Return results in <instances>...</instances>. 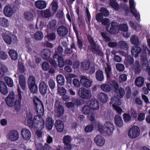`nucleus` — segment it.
Returning <instances> with one entry per match:
<instances>
[{
  "mask_svg": "<svg viewBox=\"0 0 150 150\" xmlns=\"http://www.w3.org/2000/svg\"><path fill=\"white\" fill-rule=\"evenodd\" d=\"M33 100L37 112L40 115L35 116L33 121L32 113L30 112H28L25 117V122L30 128H36L37 129V134L39 137H40L42 133L40 131L42 130L45 127L44 121L40 116L43 115L44 113L43 106L38 98H35Z\"/></svg>",
  "mask_w": 150,
  "mask_h": 150,
  "instance_id": "obj_1",
  "label": "nucleus"
},
{
  "mask_svg": "<svg viewBox=\"0 0 150 150\" xmlns=\"http://www.w3.org/2000/svg\"><path fill=\"white\" fill-rule=\"evenodd\" d=\"M112 84L114 87L116 91V94L118 97L114 96L111 98V101L110 102V104L112 106L114 109L119 113H121L122 111L121 108L118 106L121 104V102L119 98H121L125 94L124 89L120 88L118 90L117 89L119 88V85L118 83L115 81L112 82Z\"/></svg>",
  "mask_w": 150,
  "mask_h": 150,
  "instance_id": "obj_2",
  "label": "nucleus"
},
{
  "mask_svg": "<svg viewBox=\"0 0 150 150\" xmlns=\"http://www.w3.org/2000/svg\"><path fill=\"white\" fill-rule=\"evenodd\" d=\"M63 51V49L62 47L59 46L55 50V53L54 54L53 58L54 62H51L50 63L52 64L55 67H57V63L58 62V66L59 67H63L64 65V62L63 58L60 56L59 54H61Z\"/></svg>",
  "mask_w": 150,
  "mask_h": 150,
  "instance_id": "obj_3",
  "label": "nucleus"
},
{
  "mask_svg": "<svg viewBox=\"0 0 150 150\" xmlns=\"http://www.w3.org/2000/svg\"><path fill=\"white\" fill-rule=\"evenodd\" d=\"M118 29L123 31L127 32L128 30L127 25L122 24L118 26L117 23L113 22L111 23V27L108 31L111 34H116L118 32Z\"/></svg>",
  "mask_w": 150,
  "mask_h": 150,
  "instance_id": "obj_4",
  "label": "nucleus"
},
{
  "mask_svg": "<svg viewBox=\"0 0 150 150\" xmlns=\"http://www.w3.org/2000/svg\"><path fill=\"white\" fill-rule=\"evenodd\" d=\"M98 125V130L101 133L105 132L108 135L111 134L113 128V125L110 122H107L104 125H102L100 122L97 123Z\"/></svg>",
  "mask_w": 150,
  "mask_h": 150,
  "instance_id": "obj_5",
  "label": "nucleus"
},
{
  "mask_svg": "<svg viewBox=\"0 0 150 150\" xmlns=\"http://www.w3.org/2000/svg\"><path fill=\"white\" fill-rule=\"evenodd\" d=\"M144 50H143L142 52V53H143V55H141L142 59L143 61L142 68L143 69L145 70H146V69H147V70L148 71V73L149 75L150 76V67H148V64L147 63L148 61L146 57V50H147L149 54H150V50L148 49L146 45L144 46Z\"/></svg>",
  "mask_w": 150,
  "mask_h": 150,
  "instance_id": "obj_6",
  "label": "nucleus"
},
{
  "mask_svg": "<svg viewBox=\"0 0 150 150\" xmlns=\"http://www.w3.org/2000/svg\"><path fill=\"white\" fill-rule=\"evenodd\" d=\"M2 37L7 44L10 45L12 42V41L14 42L17 41L16 37L8 31H7L6 33H4L2 34Z\"/></svg>",
  "mask_w": 150,
  "mask_h": 150,
  "instance_id": "obj_7",
  "label": "nucleus"
},
{
  "mask_svg": "<svg viewBox=\"0 0 150 150\" xmlns=\"http://www.w3.org/2000/svg\"><path fill=\"white\" fill-rule=\"evenodd\" d=\"M88 39L91 45L89 48L92 50L96 54L101 56H103V52L101 51L99 47L95 44L92 38L89 36L88 37Z\"/></svg>",
  "mask_w": 150,
  "mask_h": 150,
  "instance_id": "obj_8",
  "label": "nucleus"
},
{
  "mask_svg": "<svg viewBox=\"0 0 150 150\" xmlns=\"http://www.w3.org/2000/svg\"><path fill=\"white\" fill-rule=\"evenodd\" d=\"M78 93L79 96L83 98L88 99L91 98L92 96L91 91L84 88H79Z\"/></svg>",
  "mask_w": 150,
  "mask_h": 150,
  "instance_id": "obj_9",
  "label": "nucleus"
},
{
  "mask_svg": "<svg viewBox=\"0 0 150 150\" xmlns=\"http://www.w3.org/2000/svg\"><path fill=\"white\" fill-rule=\"evenodd\" d=\"M140 133V130L139 127L137 126H134L129 129L128 135L131 138H135L139 136Z\"/></svg>",
  "mask_w": 150,
  "mask_h": 150,
  "instance_id": "obj_10",
  "label": "nucleus"
},
{
  "mask_svg": "<svg viewBox=\"0 0 150 150\" xmlns=\"http://www.w3.org/2000/svg\"><path fill=\"white\" fill-rule=\"evenodd\" d=\"M129 8L132 14L138 20L140 19V14L135 8L136 4L134 0H129Z\"/></svg>",
  "mask_w": 150,
  "mask_h": 150,
  "instance_id": "obj_11",
  "label": "nucleus"
},
{
  "mask_svg": "<svg viewBox=\"0 0 150 150\" xmlns=\"http://www.w3.org/2000/svg\"><path fill=\"white\" fill-rule=\"evenodd\" d=\"M16 96L13 92L10 93L5 99L7 105L10 107H13L16 101Z\"/></svg>",
  "mask_w": 150,
  "mask_h": 150,
  "instance_id": "obj_12",
  "label": "nucleus"
},
{
  "mask_svg": "<svg viewBox=\"0 0 150 150\" xmlns=\"http://www.w3.org/2000/svg\"><path fill=\"white\" fill-rule=\"evenodd\" d=\"M7 137L12 141H15L18 139V133L16 130H11L8 133Z\"/></svg>",
  "mask_w": 150,
  "mask_h": 150,
  "instance_id": "obj_13",
  "label": "nucleus"
},
{
  "mask_svg": "<svg viewBox=\"0 0 150 150\" xmlns=\"http://www.w3.org/2000/svg\"><path fill=\"white\" fill-rule=\"evenodd\" d=\"M80 81L83 86L86 87H90L92 83V81L85 76H82L81 77Z\"/></svg>",
  "mask_w": 150,
  "mask_h": 150,
  "instance_id": "obj_14",
  "label": "nucleus"
},
{
  "mask_svg": "<svg viewBox=\"0 0 150 150\" xmlns=\"http://www.w3.org/2000/svg\"><path fill=\"white\" fill-rule=\"evenodd\" d=\"M41 53L42 57L43 59L48 61L50 63V61L51 62H54V60H53L50 59L51 55V52L48 49L44 50L41 52Z\"/></svg>",
  "mask_w": 150,
  "mask_h": 150,
  "instance_id": "obj_15",
  "label": "nucleus"
},
{
  "mask_svg": "<svg viewBox=\"0 0 150 150\" xmlns=\"http://www.w3.org/2000/svg\"><path fill=\"white\" fill-rule=\"evenodd\" d=\"M21 134L22 138L25 140H28L31 137V133L28 129L23 128L21 131Z\"/></svg>",
  "mask_w": 150,
  "mask_h": 150,
  "instance_id": "obj_16",
  "label": "nucleus"
},
{
  "mask_svg": "<svg viewBox=\"0 0 150 150\" xmlns=\"http://www.w3.org/2000/svg\"><path fill=\"white\" fill-rule=\"evenodd\" d=\"M94 141L96 144L98 146H103L105 144V140L101 135H98L94 138Z\"/></svg>",
  "mask_w": 150,
  "mask_h": 150,
  "instance_id": "obj_17",
  "label": "nucleus"
},
{
  "mask_svg": "<svg viewBox=\"0 0 150 150\" xmlns=\"http://www.w3.org/2000/svg\"><path fill=\"white\" fill-rule=\"evenodd\" d=\"M18 91L19 98V100H16L13 105L15 109L17 111H19L21 109V99H22V96L19 87L18 89Z\"/></svg>",
  "mask_w": 150,
  "mask_h": 150,
  "instance_id": "obj_18",
  "label": "nucleus"
},
{
  "mask_svg": "<svg viewBox=\"0 0 150 150\" xmlns=\"http://www.w3.org/2000/svg\"><path fill=\"white\" fill-rule=\"evenodd\" d=\"M14 12V8L12 5L6 6L4 9V13L7 17L11 16Z\"/></svg>",
  "mask_w": 150,
  "mask_h": 150,
  "instance_id": "obj_19",
  "label": "nucleus"
},
{
  "mask_svg": "<svg viewBox=\"0 0 150 150\" xmlns=\"http://www.w3.org/2000/svg\"><path fill=\"white\" fill-rule=\"evenodd\" d=\"M48 86L46 83L44 81H41L39 86V89L41 93L44 95L46 93Z\"/></svg>",
  "mask_w": 150,
  "mask_h": 150,
  "instance_id": "obj_20",
  "label": "nucleus"
},
{
  "mask_svg": "<svg viewBox=\"0 0 150 150\" xmlns=\"http://www.w3.org/2000/svg\"><path fill=\"white\" fill-rule=\"evenodd\" d=\"M47 4L46 2L43 0H37L35 3V7L38 8L42 9L45 8L47 6Z\"/></svg>",
  "mask_w": 150,
  "mask_h": 150,
  "instance_id": "obj_21",
  "label": "nucleus"
},
{
  "mask_svg": "<svg viewBox=\"0 0 150 150\" xmlns=\"http://www.w3.org/2000/svg\"><path fill=\"white\" fill-rule=\"evenodd\" d=\"M88 104L89 105L91 109L93 110H98L99 108L98 102L94 100L89 101L88 102Z\"/></svg>",
  "mask_w": 150,
  "mask_h": 150,
  "instance_id": "obj_22",
  "label": "nucleus"
},
{
  "mask_svg": "<svg viewBox=\"0 0 150 150\" xmlns=\"http://www.w3.org/2000/svg\"><path fill=\"white\" fill-rule=\"evenodd\" d=\"M57 32L60 36H63L66 35L67 33L68 30L66 27L61 26L58 28Z\"/></svg>",
  "mask_w": 150,
  "mask_h": 150,
  "instance_id": "obj_23",
  "label": "nucleus"
},
{
  "mask_svg": "<svg viewBox=\"0 0 150 150\" xmlns=\"http://www.w3.org/2000/svg\"><path fill=\"white\" fill-rule=\"evenodd\" d=\"M55 126L56 129L58 132H62L64 129V125L60 120H57L55 122Z\"/></svg>",
  "mask_w": 150,
  "mask_h": 150,
  "instance_id": "obj_24",
  "label": "nucleus"
},
{
  "mask_svg": "<svg viewBox=\"0 0 150 150\" xmlns=\"http://www.w3.org/2000/svg\"><path fill=\"white\" fill-rule=\"evenodd\" d=\"M98 99L103 103H106L108 100V95L104 92L99 93L98 95Z\"/></svg>",
  "mask_w": 150,
  "mask_h": 150,
  "instance_id": "obj_25",
  "label": "nucleus"
},
{
  "mask_svg": "<svg viewBox=\"0 0 150 150\" xmlns=\"http://www.w3.org/2000/svg\"><path fill=\"white\" fill-rule=\"evenodd\" d=\"M56 115L58 117H60L64 113V110L63 107L61 105H58L54 109Z\"/></svg>",
  "mask_w": 150,
  "mask_h": 150,
  "instance_id": "obj_26",
  "label": "nucleus"
},
{
  "mask_svg": "<svg viewBox=\"0 0 150 150\" xmlns=\"http://www.w3.org/2000/svg\"><path fill=\"white\" fill-rule=\"evenodd\" d=\"M115 121L116 125L119 127H121L123 125V122L119 115H116L115 117Z\"/></svg>",
  "mask_w": 150,
  "mask_h": 150,
  "instance_id": "obj_27",
  "label": "nucleus"
},
{
  "mask_svg": "<svg viewBox=\"0 0 150 150\" xmlns=\"http://www.w3.org/2000/svg\"><path fill=\"white\" fill-rule=\"evenodd\" d=\"M53 122L51 117H47L46 120V128L47 129L50 130L52 129L53 126Z\"/></svg>",
  "mask_w": 150,
  "mask_h": 150,
  "instance_id": "obj_28",
  "label": "nucleus"
},
{
  "mask_svg": "<svg viewBox=\"0 0 150 150\" xmlns=\"http://www.w3.org/2000/svg\"><path fill=\"white\" fill-rule=\"evenodd\" d=\"M0 91L3 94H6L8 93L7 86L3 81L0 82Z\"/></svg>",
  "mask_w": 150,
  "mask_h": 150,
  "instance_id": "obj_29",
  "label": "nucleus"
},
{
  "mask_svg": "<svg viewBox=\"0 0 150 150\" xmlns=\"http://www.w3.org/2000/svg\"><path fill=\"white\" fill-rule=\"evenodd\" d=\"M141 48L137 46L133 47L131 50V53L132 55L134 57H137L138 54L140 52Z\"/></svg>",
  "mask_w": 150,
  "mask_h": 150,
  "instance_id": "obj_30",
  "label": "nucleus"
},
{
  "mask_svg": "<svg viewBox=\"0 0 150 150\" xmlns=\"http://www.w3.org/2000/svg\"><path fill=\"white\" fill-rule=\"evenodd\" d=\"M24 17L26 20L28 21H33L34 18V15L33 13L27 11L24 13Z\"/></svg>",
  "mask_w": 150,
  "mask_h": 150,
  "instance_id": "obj_31",
  "label": "nucleus"
},
{
  "mask_svg": "<svg viewBox=\"0 0 150 150\" xmlns=\"http://www.w3.org/2000/svg\"><path fill=\"white\" fill-rule=\"evenodd\" d=\"M8 54L12 59L16 60L17 59L18 54L15 50L13 49L10 50L8 51Z\"/></svg>",
  "mask_w": 150,
  "mask_h": 150,
  "instance_id": "obj_32",
  "label": "nucleus"
},
{
  "mask_svg": "<svg viewBox=\"0 0 150 150\" xmlns=\"http://www.w3.org/2000/svg\"><path fill=\"white\" fill-rule=\"evenodd\" d=\"M19 83L22 88L24 89L25 88V81L24 76L22 74L19 76Z\"/></svg>",
  "mask_w": 150,
  "mask_h": 150,
  "instance_id": "obj_33",
  "label": "nucleus"
},
{
  "mask_svg": "<svg viewBox=\"0 0 150 150\" xmlns=\"http://www.w3.org/2000/svg\"><path fill=\"white\" fill-rule=\"evenodd\" d=\"M96 77L97 80L101 81L104 79L103 73L102 71L99 70L96 71Z\"/></svg>",
  "mask_w": 150,
  "mask_h": 150,
  "instance_id": "obj_34",
  "label": "nucleus"
},
{
  "mask_svg": "<svg viewBox=\"0 0 150 150\" xmlns=\"http://www.w3.org/2000/svg\"><path fill=\"white\" fill-rule=\"evenodd\" d=\"M91 108L88 102L87 104L82 108L81 111L82 113L85 115L88 114L91 112Z\"/></svg>",
  "mask_w": 150,
  "mask_h": 150,
  "instance_id": "obj_35",
  "label": "nucleus"
},
{
  "mask_svg": "<svg viewBox=\"0 0 150 150\" xmlns=\"http://www.w3.org/2000/svg\"><path fill=\"white\" fill-rule=\"evenodd\" d=\"M74 30L76 34V37L77 40V43L79 47L81 49L82 47V40L81 38H79L78 37V34L77 33V30L74 26H73Z\"/></svg>",
  "mask_w": 150,
  "mask_h": 150,
  "instance_id": "obj_36",
  "label": "nucleus"
},
{
  "mask_svg": "<svg viewBox=\"0 0 150 150\" xmlns=\"http://www.w3.org/2000/svg\"><path fill=\"white\" fill-rule=\"evenodd\" d=\"M0 25L4 27H7L9 25L8 20L4 18H0Z\"/></svg>",
  "mask_w": 150,
  "mask_h": 150,
  "instance_id": "obj_37",
  "label": "nucleus"
},
{
  "mask_svg": "<svg viewBox=\"0 0 150 150\" xmlns=\"http://www.w3.org/2000/svg\"><path fill=\"white\" fill-rule=\"evenodd\" d=\"M144 79L141 76L138 77L135 81V84L137 86L139 87L142 86L144 83Z\"/></svg>",
  "mask_w": 150,
  "mask_h": 150,
  "instance_id": "obj_38",
  "label": "nucleus"
},
{
  "mask_svg": "<svg viewBox=\"0 0 150 150\" xmlns=\"http://www.w3.org/2000/svg\"><path fill=\"white\" fill-rule=\"evenodd\" d=\"M57 81L58 83L60 85L62 86L64 84L65 81L64 79L63 76L62 75L59 74L57 76Z\"/></svg>",
  "mask_w": 150,
  "mask_h": 150,
  "instance_id": "obj_39",
  "label": "nucleus"
},
{
  "mask_svg": "<svg viewBox=\"0 0 150 150\" xmlns=\"http://www.w3.org/2000/svg\"><path fill=\"white\" fill-rule=\"evenodd\" d=\"M106 67L105 69V71L107 75V78H110L111 74V69L110 64L108 63L106 64Z\"/></svg>",
  "mask_w": 150,
  "mask_h": 150,
  "instance_id": "obj_40",
  "label": "nucleus"
},
{
  "mask_svg": "<svg viewBox=\"0 0 150 150\" xmlns=\"http://www.w3.org/2000/svg\"><path fill=\"white\" fill-rule=\"evenodd\" d=\"M133 69L134 70L136 73H139L141 70V68L138 62H135L133 67Z\"/></svg>",
  "mask_w": 150,
  "mask_h": 150,
  "instance_id": "obj_41",
  "label": "nucleus"
},
{
  "mask_svg": "<svg viewBox=\"0 0 150 150\" xmlns=\"http://www.w3.org/2000/svg\"><path fill=\"white\" fill-rule=\"evenodd\" d=\"M57 93L60 95L64 96L66 93L67 91L63 87L58 86Z\"/></svg>",
  "mask_w": 150,
  "mask_h": 150,
  "instance_id": "obj_42",
  "label": "nucleus"
},
{
  "mask_svg": "<svg viewBox=\"0 0 150 150\" xmlns=\"http://www.w3.org/2000/svg\"><path fill=\"white\" fill-rule=\"evenodd\" d=\"M43 37V35L41 31H38L35 33L34 38L36 40H40Z\"/></svg>",
  "mask_w": 150,
  "mask_h": 150,
  "instance_id": "obj_43",
  "label": "nucleus"
},
{
  "mask_svg": "<svg viewBox=\"0 0 150 150\" xmlns=\"http://www.w3.org/2000/svg\"><path fill=\"white\" fill-rule=\"evenodd\" d=\"M100 88L103 91L105 92H108L110 91L111 89V87L110 86L106 84L102 85L100 86Z\"/></svg>",
  "mask_w": 150,
  "mask_h": 150,
  "instance_id": "obj_44",
  "label": "nucleus"
},
{
  "mask_svg": "<svg viewBox=\"0 0 150 150\" xmlns=\"http://www.w3.org/2000/svg\"><path fill=\"white\" fill-rule=\"evenodd\" d=\"M116 0H112L110 2V5L115 10H118L120 8L118 4L116 2Z\"/></svg>",
  "mask_w": 150,
  "mask_h": 150,
  "instance_id": "obj_45",
  "label": "nucleus"
},
{
  "mask_svg": "<svg viewBox=\"0 0 150 150\" xmlns=\"http://www.w3.org/2000/svg\"><path fill=\"white\" fill-rule=\"evenodd\" d=\"M5 81L7 85L9 87L13 86V83L12 80L10 78L6 77L5 78Z\"/></svg>",
  "mask_w": 150,
  "mask_h": 150,
  "instance_id": "obj_46",
  "label": "nucleus"
},
{
  "mask_svg": "<svg viewBox=\"0 0 150 150\" xmlns=\"http://www.w3.org/2000/svg\"><path fill=\"white\" fill-rule=\"evenodd\" d=\"M56 21L54 20H52L48 25L47 28L53 30L56 28Z\"/></svg>",
  "mask_w": 150,
  "mask_h": 150,
  "instance_id": "obj_47",
  "label": "nucleus"
},
{
  "mask_svg": "<svg viewBox=\"0 0 150 150\" xmlns=\"http://www.w3.org/2000/svg\"><path fill=\"white\" fill-rule=\"evenodd\" d=\"M90 66V62L87 61H85L81 63V67L82 69L85 70H87L89 69Z\"/></svg>",
  "mask_w": 150,
  "mask_h": 150,
  "instance_id": "obj_48",
  "label": "nucleus"
},
{
  "mask_svg": "<svg viewBox=\"0 0 150 150\" xmlns=\"http://www.w3.org/2000/svg\"><path fill=\"white\" fill-rule=\"evenodd\" d=\"M8 71L7 67L4 64H0V74L3 75Z\"/></svg>",
  "mask_w": 150,
  "mask_h": 150,
  "instance_id": "obj_49",
  "label": "nucleus"
},
{
  "mask_svg": "<svg viewBox=\"0 0 150 150\" xmlns=\"http://www.w3.org/2000/svg\"><path fill=\"white\" fill-rule=\"evenodd\" d=\"M129 24L130 26L133 29L139 30L141 29L142 26L141 25H138L137 27H136L134 23L132 21H130L129 22Z\"/></svg>",
  "mask_w": 150,
  "mask_h": 150,
  "instance_id": "obj_50",
  "label": "nucleus"
},
{
  "mask_svg": "<svg viewBox=\"0 0 150 150\" xmlns=\"http://www.w3.org/2000/svg\"><path fill=\"white\" fill-rule=\"evenodd\" d=\"M28 86H31L36 84L35 80V78L32 76H30L28 79Z\"/></svg>",
  "mask_w": 150,
  "mask_h": 150,
  "instance_id": "obj_51",
  "label": "nucleus"
},
{
  "mask_svg": "<svg viewBox=\"0 0 150 150\" xmlns=\"http://www.w3.org/2000/svg\"><path fill=\"white\" fill-rule=\"evenodd\" d=\"M118 45L121 48L125 50H127L128 48L127 43L125 41H120L119 42Z\"/></svg>",
  "mask_w": 150,
  "mask_h": 150,
  "instance_id": "obj_52",
  "label": "nucleus"
},
{
  "mask_svg": "<svg viewBox=\"0 0 150 150\" xmlns=\"http://www.w3.org/2000/svg\"><path fill=\"white\" fill-rule=\"evenodd\" d=\"M41 14L42 16L46 18L50 16V12L48 10L41 11Z\"/></svg>",
  "mask_w": 150,
  "mask_h": 150,
  "instance_id": "obj_53",
  "label": "nucleus"
},
{
  "mask_svg": "<svg viewBox=\"0 0 150 150\" xmlns=\"http://www.w3.org/2000/svg\"><path fill=\"white\" fill-rule=\"evenodd\" d=\"M31 92L33 93H36L38 90V87L36 84L28 86Z\"/></svg>",
  "mask_w": 150,
  "mask_h": 150,
  "instance_id": "obj_54",
  "label": "nucleus"
},
{
  "mask_svg": "<svg viewBox=\"0 0 150 150\" xmlns=\"http://www.w3.org/2000/svg\"><path fill=\"white\" fill-rule=\"evenodd\" d=\"M131 40L132 43L136 45H137L139 44V42L138 37L135 35L133 36L131 38Z\"/></svg>",
  "mask_w": 150,
  "mask_h": 150,
  "instance_id": "obj_55",
  "label": "nucleus"
},
{
  "mask_svg": "<svg viewBox=\"0 0 150 150\" xmlns=\"http://www.w3.org/2000/svg\"><path fill=\"white\" fill-rule=\"evenodd\" d=\"M52 9L54 13H55L57 9V0H54L52 3Z\"/></svg>",
  "mask_w": 150,
  "mask_h": 150,
  "instance_id": "obj_56",
  "label": "nucleus"
},
{
  "mask_svg": "<svg viewBox=\"0 0 150 150\" xmlns=\"http://www.w3.org/2000/svg\"><path fill=\"white\" fill-rule=\"evenodd\" d=\"M128 60H126V61L125 62V64L127 67H128L130 64H133L134 62V60L132 57H131L130 56H128Z\"/></svg>",
  "mask_w": 150,
  "mask_h": 150,
  "instance_id": "obj_57",
  "label": "nucleus"
},
{
  "mask_svg": "<svg viewBox=\"0 0 150 150\" xmlns=\"http://www.w3.org/2000/svg\"><path fill=\"white\" fill-rule=\"evenodd\" d=\"M100 11L102 13V14L105 16H108L109 15V12L105 8H101L100 9Z\"/></svg>",
  "mask_w": 150,
  "mask_h": 150,
  "instance_id": "obj_58",
  "label": "nucleus"
},
{
  "mask_svg": "<svg viewBox=\"0 0 150 150\" xmlns=\"http://www.w3.org/2000/svg\"><path fill=\"white\" fill-rule=\"evenodd\" d=\"M71 137L69 135H66L63 138V142L64 144L71 143Z\"/></svg>",
  "mask_w": 150,
  "mask_h": 150,
  "instance_id": "obj_59",
  "label": "nucleus"
},
{
  "mask_svg": "<svg viewBox=\"0 0 150 150\" xmlns=\"http://www.w3.org/2000/svg\"><path fill=\"white\" fill-rule=\"evenodd\" d=\"M46 37L49 40H54L56 38V35L54 33H48Z\"/></svg>",
  "mask_w": 150,
  "mask_h": 150,
  "instance_id": "obj_60",
  "label": "nucleus"
},
{
  "mask_svg": "<svg viewBox=\"0 0 150 150\" xmlns=\"http://www.w3.org/2000/svg\"><path fill=\"white\" fill-rule=\"evenodd\" d=\"M42 68L44 71H47L50 68L49 64L47 62H43L42 64Z\"/></svg>",
  "mask_w": 150,
  "mask_h": 150,
  "instance_id": "obj_61",
  "label": "nucleus"
},
{
  "mask_svg": "<svg viewBox=\"0 0 150 150\" xmlns=\"http://www.w3.org/2000/svg\"><path fill=\"white\" fill-rule=\"evenodd\" d=\"M127 79V76L125 74H122L120 75L119 80V81L122 82L125 81Z\"/></svg>",
  "mask_w": 150,
  "mask_h": 150,
  "instance_id": "obj_62",
  "label": "nucleus"
},
{
  "mask_svg": "<svg viewBox=\"0 0 150 150\" xmlns=\"http://www.w3.org/2000/svg\"><path fill=\"white\" fill-rule=\"evenodd\" d=\"M25 71L24 66L23 64H19L18 68L17 70V73H23Z\"/></svg>",
  "mask_w": 150,
  "mask_h": 150,
  "instance_id": "obj_63",
  "label": "nucleus"
},
{
  "mask_svg": "<svg viewBox=\"0 0 150 150\" xmlns=\"http://www.w3.org/2000/svg\"><path fill=\"white\" fill-rule=\"evenodd\" d=\"M116 68L119 71H123L124 70L125 67L123 65L118 63L116 64Z\"/></svg>",
  "mask_w": 150,
  "mask_h": 150,
  "instance_id": "obj_64",
  "label": "nucleus"
}]
</instances>
